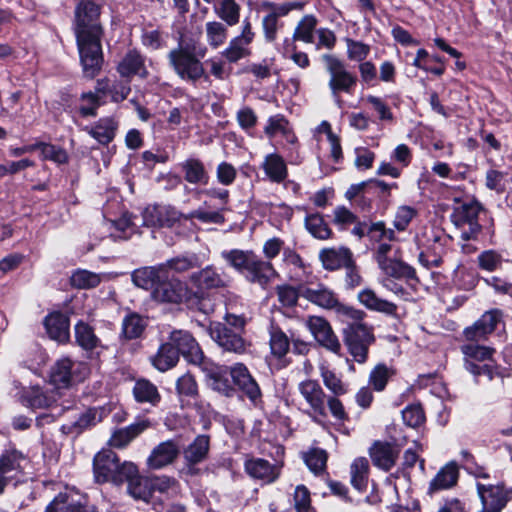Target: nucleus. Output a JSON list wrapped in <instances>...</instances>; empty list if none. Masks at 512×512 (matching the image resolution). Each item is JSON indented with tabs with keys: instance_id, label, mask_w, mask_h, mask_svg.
<instances>
[{
	"instance_id": "nucleus-1",
	"label": "nucleus",
	"mask_w": 512,
	"mask_h": 512,
	"mask_svg": "<svg viewBox=\"0 0 512 512\" xmlns=\"http://www.w3.org/2000/svg\"><path fill=\"white\" fill-rule=\"evenodd\" d=\"M100 6L91 0H80L75 8V36L80 61L86 77L93 78L103 63V27L99 21Z\"/></svg>"
},
{
	"instance_id": "nucleus-2",
	"label": "nucleus",
	"mask_w": 512,
	"mask_h": 512,
	"mask_svg": "<svg viewBox=\"0 0 512 512\" xmlns=\"http://www.w3.org/2000/svg\"><path fill=\"white\" fill-rule=\"evenodd\" d=\"M205 381L214 392L223 397L237 396L247 399L254 407L264 403L259 382L243 362L231 365L214 363Z\"/></svg>"
},
{
	"instance_id": "nucleus-3",
	"label": "nucleus",
	"mask_w": 512,
	"mask_h": 512,
	"mask_svg": "<svg viewBox=\"0 0 512 512\" xmlns=\"http://www.w3.org/2000/svg\"><path fill=\"white\" fill-rule=\"evenodd\" d=\"M135 286L151 291L153 300L163 304H182L187 285L169 274L164 266H146L131 274Z\"/></svg>"
},
{
	"instance_id": "nucleus-4",
	"label": "nucleus",
	"mask_w": 512,
	"mask_h": 512,
	"mask_svg": "<svg viewBox=\"0 0 512 512\" xmlns=\"http://www.w3.org/2000/svg\"><path fill=\"white\" fill-rule=\"evenodd\" d=\"M206 54L207 47L198 39L181 36L178 45L167 54V59L169 66L182 81L196 84L208 78L202 62Z\"/></svg>"
},
{
	"instance_id": "nucleus-5",
	"label": "nucleus",
	"mask_w": 512,
	"mask_h": 512,
	"mask_svg": "<svg viewBox=\"0 0 512 512\" xmlns=\"http://www.w3.org/2000/svg\"><path fill=\"white\" fill-rule=\"evenodd\" d=\"M193 219L203 223L220 224L224 216L217 211L192 210L183 213L171 205L154 204L148 205L143 211V223L147 227L177 229L194 226Z\"/></svg>"
},
{
	"instance_id": "nucleus-6",
	"label": "nucleus",
	"mask_w": 512,
	"mask_h": 512,
	"mask_svg": "<svg viewBox=\"0 0 512 512\" xmlns=\"http://www.w3.org/2000/svg\"><path fill=\"white\" fill-rule=\"evenodd\" d=\"M222 257L252 284L266 289L279 274L271 261L261 259L253 250L232 249L223 251Z\"/></svg>"
},
{
	"instance_id": "nucleus-7",
	"label": "nucleus",
	"mask_w": 512,
	"mask_h": 512,
	"mask_svg": "<svg viewBox=\"0 0 512 512\" xmlns=\"http://www.w3.org/2000/svg\"><path fill=\"white\" fill-rule=\"evenodd\" d=\"M131 471L132 462H121L118 454L111 449H102L93 457V479L98 485L110 483L120 487L130 476Z\"/></svg>"
},
{
	"instance_id": "nucleus-8",
	"label": "nucleus",
	"mask_w": 512,
	"mask_h": 512,
	"mask_svg": "<svg viewBox=\"0 0 512 512\" xmlns=\"http://www.w3.org/2000/svg\"><path fill=\"white\" fill-rule=\"evenodd\" d=\"M168 340L179 358L182 356L188 364L197 366L204 373V378L207 377L215 362L204 354L192 333L181 329L173 330L169 333Z\"/></svg>"
},
{
	"instance_id": "nucleus-9",
	"label": "nucleus",
	"mask_w": 512,
	"mask_h": 512,
	"mask_svg": "<svg viewBox=\"0 0 512 512\" xmlns=\"http://www.w3.org/2000/svg\"><path fill=\"white\" fill-rule=\"evenodd\" d=\"M454 200L458 205L453 208L450 215L451 222L461 229L463 240H477L482 231L479 224V214L484 211L482 204L475 199L469 202H461L458 198Z\"/></svg>"
},
{
	"instance_id": "nucleus-10",
	"label": "nucleus",
	"mask_w": 512,
	"mask_h": 512,
	"mask_svg": "<svg viewBox=\"0 0 512 512\" xmlns=\"http://www.w3.org/2000/svg\"><path fill=\"white\" fill-rule=\"evenodd\" d=\"M343 342L349 354L360 364L368 359L369 348L375 343L374 327L367 323H348L342 330Z\"/></svg>"
},
{
	"instance_id": "nucleus-11",
	"label": "nucleus",
	"mask_w": 512,
	"mask_h": 512,
	"mask_svg": "<svg viewBox=\"0 0 512 512\" xmlns=\"http://www.w3.org/2000/svg\"><path fill=\"white\" fill-rule=\"evenodd\" d=\"M322 59L330 76L328 82L329 89L337 105L341 107L342 100L339 94L341 92L351 94L357 84V77L350 73L344 63L337 57L325 54Z\"/></svg>"
},
{
	"instance_id": "nucleus-12",
	"label": "nucleus",
	"mask_w": 512,
	"mask_h": 512,
	"mask_svg": "<svg viewBox=\"0 0 512 512\" xmlns=\"http://www.w3.org/2000/svg\"><path fill=\"white\" fill-rule=\"evenodd\" d=\"M210 451V436L197 435L194 440L183 450V472L190 477L199 476L202 471L198 465L208 459Z\"/></svg>"
},
{
	"instance_id": "nucleus-13",
	"label": "nucleus",
	"mask_w": 512,
	"mask_h": 512,
	"mask_svg": "<svg viewBox=\"0 0 512 512\" xmlns=\"http://www.w3.org/2000/svg\"><path fill=\"white\" fill-rule=\"evenodd\" d=\"M306 326L320 347L334 354H340L341 343L330 322L325 317L309 316Z\"/></svg>"
},
{
	"instance_id": "nucleus-14",
	"label": "nucleus",
	"mask_w": 512,
	"mask_h": 512,
	"mask_svg": "<svg viewBox=\"0 0 512 512\" xmlns=\"http://www.w3.org/2000/svg\"><path fill=\"white\" fill-rule=\"evenodd\" d=\"M211 338L226 352L238 355L244 354L247 350V341L243 333H239L221 322H212L209 326Z\"/></svg>"
},
{
	"instance_id": "nucleus-15",
	"label": "nucleus",
	"mask_w": 512,
	"mask_h": 512,
	"mask_svg": "<svg viewBox=\"0 0 512 512\" xmlns=\"http://www.w3.org/2000/svg\"><path fill=\"white\" fill-rule=\"evenodd\" d=\"M74 339L75 345L89 353L90 358L93 357L94 353L99 357L102 351L108 349V346L103 344L95 333V328L82 319L74 325Z\"/></svg>"
},
{
	"instance_id": "nucleus-16",
	"label": "nucleus",
	"mask_w": 512,
	"mask_h": 512,
	"mask_svg": "<svg viewBox=\"0 0 512 512\" xmlns=\"http://www.w3.org/2000/svg\"><path fill=\"white\" fill-rule=\"evenodd\" d=\"M477 492L484 506V512H501L511 499L504 483L485 485L477 483Z\"/></svg>"
},
{
	"instance_id": "nucleus-17",
	"label": "nucleus",
	"mask_w": 512,
	"mask_h": 512,
	"mask_svg": "<svg viewBox=\"0 0 512 512\" xmlns=\"http://www.w3.org/2000/svg\"><path fill=\"white\" fill-rule=\"evenodd\" d=\"M245 473L255 479L260 480L265 484L274 483L281 474V467L273 464L264 458L247 457L244 461Z\"/></svg>"
},
{
	"instance_id": "nucleus-18",
	"label": "nucleus",
	"mask_w": 512,
	"mask_h": 512,
	"mask_svg": "<svg viewBox=\"0 0 512 512\" xmlns=\"http://www.w3.org/2000/svg\"><path fill=\"white\" fill-rule=\"evenodd\" d=\"M251 23L248 20L243 22L240 35L230 40L229 45L222 51V56L230 63H236L250 54L248 46L254 39Z\"/></svg>"
},
{
	"instance_id": "nucleus-19",
	"label": "nucleus",
	"mask_w": 512,
	"mask_h": 512,
	"mask_svg": "<svg viewBox=\"0 0 512 512\" xmlns=\"http://www.w3.org/2000/svg\"><path fill=\"white\" fill-rule=\"evenodd\" d=\"M43 326L50 339L59 344L70 342V317L62 311L49 312L43 319Z\"/></svg>"
},
{
	"instance_id": "nucleus-20",
	"label": "nucleus",
	"mask_w": 512,
	"mask_h": 512,
	"mask_svg": "<svg viewBox=\"0 0 512 512\" xmlns=\"http://www.w3.org/2000/svg\"><path fill=\"white\" fill-rule=\"evenodd\" d=\"M298 390L316 416L321 418L328 416L325 407L327 396L317 380L306 379L301 381L298 385Z\"/></svg>"
},
{
	"instance_id": "nucleus-21",
	"label": "nucleus",
	"mask_w": 512,
	"mask_h": 512,
	"mask_svg": "<svg viewBox=\"0 0 512 512\" xmlns=\"http://www.w3.org/2000/svg\"><path fill=\"white\" fill-rule=\"evenodd\" d=\"M399 453L400 449L397 445L380 440H376L369 450L373 465L385 472L390 471L394 467Z\"/></svg>"
},
{
	"instance_id": "nucleus-22",
	"label": "nucleus",
	"mask_w": 512,
	"mask_h": 512,
	"mask_svg": "<svg viewBox=\"0 0 512 512\" xmlns=\"http://www.w3.org/2000/svg\"><path fill=\"white\" fill-rule=\"evenodd\" d=\"M44 512H99L97 506L89 504L87 499L74 500L67 492H59L47 504Z\"/></svg>"
},
{
	"instance_id": "nucleus-23",
	"label": "nucleus",
	"mask_w": 512,
	"mask_h": 512,
	"mask_svg": "<svg viewBox=\"0 0 512 512\" xmlns=\"http://www.w3.org/2000/svg\"><path fill=\"white\" fill-rule=\"evenodd\" d=\"M148 327V318L135 311H128L122 319L119 340L121 343L141 339Z\"/></svg>"
},
{
	"instance_id": "nucleus-24",
	"label": "nucleus",
	"mask_w": 512,
	"mask_h": 512,
	"mask_svg": "<svg viewBox=\"0 0 512 512\" xmlns=\"http://www.w3.org/2000/svg\"><path fill=\"white\" fill-rule=\"evenodd\" d=\"M460 477L459 466L452 460L442 466L432 478L428 487V494L449 490L458 484Z\"/></svg>"
},
{
	"instance_id": "nucleus-25",
	"label": "nucleus",
	"mask_w": 512,
	"mask_h": 512,
	"mask_svg": "<svg viewBox=\"0 0 512 512\" xmlns=\"http://www.w3.org/2000/svg\"><path fill=\"white\" fill-rule=\"evenodd\" d=\"M26 455L18 450L15 445H10L4 449L0 455V473L8 476L12 481L24 473L22 462L26 460Z\"/></svg>"
},
{
	"instance_id": "nucleus-26",
	"label": "nucleus",
	"mask_w": 512,
	"mask_h": 512,
	"mask_svg": "<svg viewBox=\"0 0 512 512\" xmlns=\"http://www.w3.org/2000/svg\"><path fill=\"white\" fill-rule=\"evenodd\" d=\"M180 454V449L174 440L159 443L147 459V465L151 469H161L172 464Z\"/></svg>"
},
{
	"instance_id": "nucleus-27",
	"label": "nucleus",
	"mask_w": 512,
	"mask_h": 512,
	"mask_svg": "<svg viewBox=\"0 0 512 512\" xmlns=\"http://www.w3.org/2000/svg\"><path fill=\"white\" fill-rule=\"evenodd\" d=\"M302 297L310 303L327 310H333L338 304L337 294L324 283L315 287L305 285Z\"/></svg>"
},
{
	"instance_id": "nucleus-28",
	"label": "nucleus",
	"mask_w": 512,
	"mask_h": 512,
	"mask_svg": "<svg viewBox=\"0 0 512 512\" xmlns=\"http://www.w3.org/2000/svg\"><path fill=\"white\" fill-rule=\"evenodd\" d=\"M353 257L351 249L345 246L324 248L319 253L322 266L327 271H336L344 268L349 261L351 262Z\"/></svg>"
},
{
	"instance_id": "nucleus-29",
	"label": "nucleus",
	"mask_w": 512,
	"mask_h": 512,
	"mask_svg": "<svg viewBox=\"0 0 512 512\" xmlns=\"http://www.w3.org/2000/svg\"><path fill=\"white\" fill-rule=\"evenodd\" d=\"M127 483V492L135 500H143L149 502L152 498V490L150 489V477L142 476L137 465L132 462V471L130 476L125 480Z\"/></svg>"
},
{
	"instance_id": "nucleus-30",
	"label": "nucleus",
	"mask_w": 512,
	"mask_h": 512,
	"mask_svg": "<svg viewBox=\"0 0 512 512\" xmlns=\"http://www.w3.org/2000/svg\"><path fill=\"white\" fill-rule=\"evenodd\" d=\"M104 412L103 407H88L70 425H63L62 430L65 433L81 434L101 422L104 417Z\"/></svg>"
},
{
	"instance_id": "nucleus-31",
	"label": "nucleus",
	"mask_w": 512,
	"mask_h": 512,
	"mask_svg": "<svg viewBox=\"0 0 512 512\" xmlns=\"http://www.w3.org/2000/svg\"><path fill=\"white\" fill-rule=\"evenodd\" d=\"M132 395L136 403L150 404L153 407H157L162 400L157 386L149 379L143 377L135 380Z\"/></svg>"
},
{
	"instance_id": "nucleus-32",
	"label": "nucleus",
	"mask_w": 512,
	"mask_h": 512,
	"mask_svg": "<svg viewBox=\"0 0 512 512\" xmlns=\"http://www.w3.org/2000/svg\"><path fill=\"white\" fill-rule=\"evenodd\" d=\"M191 284L203 293L211 289L223 288L226 286L221 275L212 265H208L198 272L190 275Z\"/></svg>"
},
{
	"instance_id": "nucleus-33",
	"label": "nucleus",
	"mask_w": 512,
	"mask_h": 512,
	"mask_svg": "<svg viewBox=\"0 0 512 512\" xmlns=\"http://www.w3.org/2000/svg\"><path fill=\"white\" fill-rule=\"evenodd\" d=\"M357 298L368 310L383 313L387 316L397 317V305L388 300L379 298L372 289L365 288L361 290L358 293Z\"/></svg>"
},
{
	"instance_id": "nucleus-34",
	"label": "nucleus",
	"mask_w": 512,
	"mask_h": 512,
	"mask_svg": "<svg viewBox=\"0 0 512 512\" xmlns=\"http://www.w3.org/2000/svg\"><path fill=\"white\" fill-rule=\"evenodd\" d=\"M73 367L74 362L69 357L58 359L50 369V383L58 389L70 387Z\"/></svg>"
},
{
	"instance_id": "nucleus-35",
	"label": "nucleus",
	"mask_w": 512,
	"mask_h": 512,
	"mask_svg": "<svg viewBox=\"0 0 512 512\" xmlns=\"http://www.w3.org/2000/svg\"><path fill=\"white\" fill-rule=\"evenodd\" d=\"M117 71L122 77L129 78L139 75L144 78L148 72L145 68L144 58L136 50L128 51L117 66Z\"/></svg>"
},
{
	"instance_id": "nucleus-36",
	"label": "nucleus",
	"mask_w": 512,
	"mask_h": 512,
	"mask_svg": "<svg viewBox=\"0 0 512 512\" xmlns=\"http://www.w3.org/2000/svg\"><path fill=\"white\" fill-rule=\"evenodd\" d=\"M506 317L507 314L503 309L491 308L485 311L478 320L489 337L492 334L501 336L506 334Z\"/></svg>"
},
{
	"instance_id": "nucleus-37",
	"label": "nucleus",
	"mask_w": 512,
	"mask_h": 512,
	"mask_svg": "<svg viewBox=\"0 0 512 512\" xmlns=\"http://www.w3.org/2000/svg\"><path fill=\"white\" fill-rule=\"evenodd\" d=\"M179 359L176 350H174L172 344L167 339L166 342L159 346L156 354L150 357V362L158 371L166 372L174 368L178 364Z\"/></svg>"
},
{
	"instance_id": "nucleus-38",
	"label": "nucleus",
	"mask_w": 512,
	"mask_h": 512,
	"mask_svg": "<svg viewBox=\"0 0 512 512\" xmlns=\"http://www.w3.org/2000/svg\"><path fill=\"white\" fill-rule=\"evenodd\" d=\"M180 168L184 173V179L194 185H207L209 175L201 160L197 158H188L180 163Z\"/></svg>"
},
{
	"instance_id": "nucleus-39",
	"label": "nucleus",
	"mask_w": 512,
	"mask_h": 512,
	"mask_svg": "<svg viewBox=\"0 0 512 512\" xmlns=\"http://www.w3.org/2000/svg\"><path fill=\"white\" fill-rule=\"evenodd\" d=\"M117 123L110 117L99 119L95 125L86 127L85 131L102 145L109 144L115 137Z\"/></svg>"
},
{
	"instance_id": "nucleus-40",
	"label": "nucleus",
	"mask_w": 512,
	"mask_h": 512,
	"mask_svg": "<svg viewBox=\"0 0 512 512\" xmlns=\"http://www.w3.org/2000/svg\"><path fill=\"white\" fill-rule=\"evenodd\" d=\"M148 427H149L148 421H141V422L130 424L129 426H127L125 428L116 430L112 434V436L109 440V443L113 447L124 448Z\"/></svg>"
},
{
	"instance_id": "nucleus-41",
	"label": "nucleus",
	"mask_w": 512,
	"mask_h": 512,
	"mask_svg": "<svg viewBox=\"0 0 512 512\" xmlns=\"http://www.w3.org/2000/svg\"><path fill=\"white\" fill-rule=\"evenodd\" d=\"M461 351L464 354V362L474 364L494 362L493 356L496 353V349L493 347L473 343L462 345Z\"/></svg>"
},
{
	"instance_id": "nucleus-42",
	"label": "nucleus",
	"mask_w": 512,
	"mask_h": 512,
	"mask_svg": "<svg viewBox=\"0 0 512 512\" xmlns=\"http://www.w3.org/2000/svg\"><path fill=\"white\" fill-rule=\"evenodd\" d=\"M187 309L209 315L213 312V303L206 293L196 290L193 292L187 287V294L182 302Z\"/></svg>"
},
{
	"instance_id": "nucleus-43",
	"label": "nucleus",
	"mask_w": 512,
	"mask_h": 512,
	"mask_svg": "<svg viewBox=\"0 0 512 512\" xmlns=\"http://www.w3.org/2000/svg\"><path fill=\"white\" fill-rule=\"evenodd\" d=\"M464 368L476 379L485 376L489 381H492L495 377L503 378L505 376L504 371L506 370L501 365L497 364L495 360L494 362L488 361L479 364L464 362Z\"/></svg>"
},
{
	"instance_id": "nucleus-44",
	"label": "nucleus",
	"mask_w": 512,
	"mask_h": 512,
	"mask_svg": "<svg viewBox=\"0 0 512 512\" xmlns=\"http://www.w3.org/2000/svg\"><path fill=\"white\" fill-rule=\"evenodd\" d=\"M369 477V462L365 457L356 458L351 464V485L360 493L366 491Z\"/></svg>"
},
{
	"instance_id": "nucleus-45",
	"label": "nucleus",
	"mask_w": 512,
	"mask_h": 512,
	"mask_svg": "<svg viewBox=\"0 0 512 512\" xmlns=\"http://www.w3.org/2000/svg\"><path fill=\"white\" fill-rule=\"evenodd\" d=\"M306 284L293 286L291 284H281L275 287L278 302L282 307L294 308L298 305V300L302 297Z\"/></svg>"
},
{
	"instance_id": "nucleus-46",
	"label": "nucleus",
	"mask_w": 512,
	"mask_h": 512,
	"mask_svg": "<svg viewBox=\"0 0 512 512\" xmlns=\"http://www.w3.org/2000/svg\"><path fill=\"white\" fill-rule=\"evenodd\" d=\"M290 339L279 326H272L270 329L269 345L271 354L282 359L287 355L290 349Z\"/></svg>"
},
{
	"instance_id": "nucleus-47",
	"label": "nucleus",
	"mask_w": 512,
	"mask_h": 512,
	"mask_svg": "<svg viewBox=\"0 0 512 512\" xmlns=\"http://www.w3.org/2000/svg\"><path fill=\"white\" fill-rule=\"evenodd\" d=\"M266 175L274 182H281L287 175V167L283 158L278 154H269L263 162Z\"/></svg>"
},
{
	"instance_id": "nucleus-48",
	"label": "nucleus",
	"mask_w": 512,
	"mask_h": 512,
	"mask_svg": "<svg viewBox=\"0 0 512 512\" xmlns=\"http://www.w3.org/2000/svg\"><path fill=\"white\" fill-rule=\"evenodd\" d=\"M318 24L317 18L312 14H307L301 18L293 32V40H298L307 44L313 43L314 32Z\"/></svg>"
},
{
	"instance_id": "nucleus-49",
	"label": "nucleus",
	"mask_w": 512,
	"mask_h": 512,
	"mask_svg": "<svg viewBox=\"0 0 512 512\" xmlns=\"http://www.w3.org/2000/svg\"><path fill=\"white\" fill-rule=\"evenodd\" d=\"M396 374L392 368H388L386 364H377L370 372L368 383L369 386L377 392L385 390L390 378Z\"/></svg>"
},
{
	"instance_id": "nucleus-50",
	"label": "nucleus",
	"mask_w": 512,
	"mask_h": 512,
	"mask_svg": "<svg viewBox=\"0 0 512 512\" xmlns=\"http://www.w3.org/2000/svg\"><path fill=\"white\" fill-rule=\"evenodd\" d=\"M380 269L383 270L388 276L396 279H417L416 270L414 267L399 259H391Z\"/></svg>"
},
{
	"instance_id": "nucleus-51",
	"label": "nucleus",
	"mask_w": 512,
	"mask_h": 512,
	"mask_svg": "<svg viewBox=\"0 0 512 512\" xmlns=\"http://www.w3.org/2000/svg\"><path fill=\"white\" fill-rule=\"evenodd\" d=\"M216 15L228 26H234L240 19V6L235 0H219L214 6Z\"/></svg>"
},
{
	"instance_id": "nucleus-52",
	"label": "nucleus",
	"mask_w": 512,
	"mask_h": 512,
	"mask_svg": "<svg viewBox=\"0 0 512 512\" xmlns=\"http://www.w3.org/2000/svg\"><path fill=\"white\" fill-rule=\"evenodd\" d=\"M175 389L181 400L184 398L196 400L200 396L198 383L189 372L177 379Z\"/></svg>"
},
{
	"instance_id": "nucleus-53",
	"label": "nucleus",
	"mask_w": 512,
	"mask_h": 512,
	"mask_svg": "<svg viewBox=\"0 0 512 512\" xmlns=\"http://www.w3.org/2000/svg\"><path fill=\"white\" fill-rule=\"evenodd\" d=\"M305 227L313 237L321 240L329 239L333 234L329 225L318 213L309 214L305 217Z\"/></svg>"
},
{
	"instance_id": "nucleus-54",
	"label": "nucleus",
	"mask_w": 512,
	"mask_h": 512,
	"mask_svg": "<svg viewBox=\"0 0 512 512\" xmlns=\"http://www.w3.org/2000/svg\"><path fill=\"white\" fill-rule=\"evenodd\" d=\"M70 285L76 289H91L97 287L101 279L98 274L85 270H75L69 279Z\"/></svg>"
},
{
	"instance_id": "nucleus-55",
	"label": "nucleus",
	"mask_w": 512,
	"mask_h": 512,
	"mask_svg": "<svg viewBox=\"0 0 512 512\" xmlns=\"http://www.w3.org/2000/svg\"><path fill=\"white\" fill-rule=\"evenodd\" d=\"M131 91L128 80L115 81L110 87L104 83V81H98L97 92L102 94H110L113 102H121L127 98Z\"/></svg>"
},
{
	"instance_id": "nucleus-56",
	"label": "nucleus",
	"mask_w": 512,
	"mask_h": 512,
	"mask_svg": "<svg viewBox=\"0 0 512 512\" xmlns=\"http://www.w3.org/2000/svg\"><path fill=\"white\" fill-rule=\"evenodd\" d=\"M328 453L322 448H312L304 455V462L315 475H320L327 467Z\"/></svg>"
},
{
	"instance_id": "nucleus-57",
	"label": "nucleus",
	"mask_w": 512,
	"mask_h": 512,
	"mask_svg": "<svg viewBox=\"0 0 512 512\" xmlns=\"http://www.w3.org/2000/svg\"><path fill=\"white\" fill-rule=\"evenodd\" d=\"M206 39L209 46L217 49L222 46L228 35L227 27L218 21H209L205 25Z\"/></svg>"
},
{
	"instance_id": "nucleus-58",
	"label": "nucleus",
	"mask_w": 512,
	"mask_h": 512,
	"mask_svg": "<svg viewBox=\"0 0 512 512\" xmlns=\"http://www.w3.org/2000/svg\"><path fill=\"white\" fill-rule=\"evenodd\" d=\"M403 422L411 428H418L426 421V415L421 403L409 404L402 410Z\"/></svg>"
},
{
	"instance_id": "nucleus-59",
	"label": "nucleus",
	"mask_w": 512,
	"mask_h": 512,
	"mask_svg": "<svg viewBox=\"0 0 512 512\" xmlns=\"http://www.w3.org/2000/svg\"><path fill=\"white\" fill-rule=\"evenodd\" d=\"M99 92H85L80 96L78 112L82 117H95L101 106Z\"/></svg>"
},
{
	"instance_id": "nucleus-60",
	"label": "nucleus",
	"mask_w": 512,
	"mask_h": 512,
	"mask_svg": "<svg viewBox=\"0 0 512 512\" xmlns=\"http://www.w3.org/2000/svg\"><path fill=\"white\" fill-rule=\"evenodd\" d=\"M333 310L342 322H346V325L348 323H361L367 316L365 311L343 304L339 300Z\"/></svg>"
},
{
	"instance_id": "nucleus-61",
	"label": "nucleus",
	"mask_w": 512,
	"mask_h": 512,
	"mask_svg": "<svg viewBox=\"0 0 512 512\" xmlns=\"http://www.w3.org/2000/svg\"><path fill=\"white\" fill-rule=\"evenodd\" d=\"M502 262V255L493 249L484 250L477 257L478 267L488 272H494L501 268Z\"/></svg>"
},
{
	"instance_id": "nucleus-62",
	"label": "nucleus",
	"mask_w": 512,
	"mask_h": 512,
	"mask_svg": "<svg viewBox=\"0 0 512 512\" xmlns=\"http://www.w3.org/2000/svg\"><path fill=\"white\" fill-rule=\"evenodd\" d=\"M198 258L196 255L192 256H176L166 261L164 264H160L159 266H164L165 269H168L170 273L171 270L175 272L182 273L188 271L191 268L198 266Z\"/></svg>"
},
{
	"instance_id": "nucleus-63",
	"label": "nucleus",
	"mask_w": 512,
	"mask_h": 512,
	"mask_svg": "<svg viewBox=\"0 0 512 512\" xmlns=\"http://www.w3.org/2000/svg\"><path fill=\"white\" fill-rule=\"evenodd\" d=\"M417 215L418 211L411 206L403 205L398 207L393 220L394 228L399 232L406 231L413 218Z\"/></svg>"
},
{
	"instance_id": "nucleus-64",
	"label": "nucleus",
	"mask_w": 512,
	"mask_h": 512,
	"mask_svg": "<svg viewBox=\"0 0 512 512\" xmlns=\"http://www.w3.org/2000/svg\"><path fill=\"white\" fill-rule=\"evenodd\" d=\"M347 57L351 61L363 62L370 53V46L361 41L346 39Z\"/></svg>"
}]
</instances>
